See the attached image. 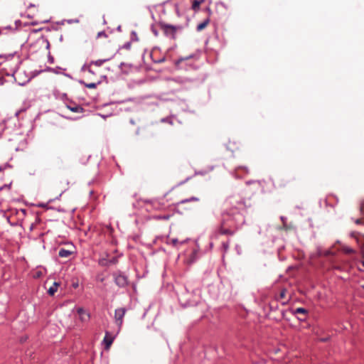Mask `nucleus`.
<instances>
[{"mask_svg":"<svg viewBox=\"0 0 364 364\" xmlns=\"http://www.w3.org/2000/svg\"><path fill=\"white\" fill-rule=\"evenodd\" d=\"M77 312L80 316V319L82 322H87L90 320V315L88 312L84 310L82 308H78Z\"/></svg>","mask_w":364,"mask_h":364,"instance_id":"nucleus-4","label":"nucleus"},{"mask_svg":"<svg viewBox=\"0 0 364 364\" xmlns=\"http://www.w3.org/2000/svg\"><path fill=\"white\" fill-rule=\"evenodd\" d=\"M101 82L100 80H97V81L95 82H81L82 84H83L87 88H90V89H95L96 88L97 85H100Z\"/></svg>","mask_w":364,"mask_h":364,"instance_id":"nucleus-11","label":"nucleus"},{"mask_svg":"<svg viewBox=\"0 0 364 364\" xmlns=\"http://www.w3.org/2000/svg\"><path fill=\"white\" fill-rule=\"evenodd\" d=\"M219 232L222 235H233V231L231 230L230 229L226 228L225 226L224 223H221V225L219 228Z\"/></svg>","mask_w":364,"mask_h":364,"instance_id":"nucleus-8","label":"nucleus"},{"mask_svg":"<svg viewBox=\"0 0 364 364\" xmlns=\"http://www.w3.org/2000/svg\"><path fill=\"white\" fill-rule=\"evenodd\" d=\"M244 169H245V172H247V171H248V170H247V168H245Z\"/></svg>","mask_w":364,"mask_h":364,"instance_id":"nucleus-25","label":"nucleus"},{"mask_svg":"<svg viewBox=\"0 0 364 364\" xmlns=\"http://www.w3.org/2000/svg\"><path fill=\"white\" fill-rule=\"evenodd\" d=\"M200 2L198 1V0H193V4H192V9L195 11H198L200 8Z\"/></svg>","mask_w":364,"mask_h":364,"instance_id":"nucleus-17","label":"nucleus"},{"mask_svg":"<svg viewBox=\"0 0 364 364\" xmlns=\"http://www.w3.org/2000/svg\"><path fill=\"white\" fill-rule=\"evenodd\" d=\"M209 23H210V18H208L204 21H203L202 23H199L197 26V28H196L197 31L200 32V31H203V29H205L207 27V26L209 24Z\"/></svg>","mask_w":364,"mask_h":364,"instance_id":"nucleus-10","label":"nucleus"},{"mask_svg":"<svg viewBox=\"0 0 364 364\" xmlns=\"http://www.w3.org/2000/svg\"><path fill=\"white\" fill-rule=\"evenodd\" d=\"M115 282L119 287H123L127 284V279L125 276L118 275L115 277Z\"/></svg>","mask_w":364,"mask_h":364,"instance_id":"nucleus-6","label":"nucleus"},{"mask_svg":"<svg viewBox=\"0 0 364 364\" xmlns=\"http://www.w3.org/2000/svg\"><path fill=\"white\" fill-rule=\"evenodd\" d=\"M107 60H109V59L97 60H95V61H92L90 63L89 66H88V71H89V73H92V71L91 70V66L92 65H95V66L100 67L104 63L107 62Z\"/></svg>","mask_w":364,"mask_h":364,"instance_id":"nucleus-7","label":"nucleus"},{"mask_svg":"<svg viewBox=\"0 0 364 364\" xmlns=\"http://www.w3.org/2000/svg\"><path fill=\"white\" fill-rule=\"evenodd\" d=\"M114 341V338L109 334L108 332H106L105 336L104 338L103 342L105 345V349L108 350L111 345L112 344Z\"/></svg>","mask_w":364,"mask_h":364,"instance_id":"nucleus-5","label":"nucleus"},{"mask_svg":"<svg viewBox=\"0 0 364 364\" xmlns=\"http://www.w3.org/2000/svg\"><path fill=\"white\" fill-rule=\"evenodd\" d=\"M341 250L346 253V254H354L355 253V250H353V248L351 247H349L348 246H343L341 247Z\"/></svg>","mask_w":364,"mask_h":364,"instance_id":"nucleus-16","label":"nucleus"},{"mask_svg":"<svg viewBox=\"0 0 364 364\" xmlns=\"http://www.w3.org/2000/svg\"><path fill=\"white\" fill-rule=\"evenodd\" d=\"M9 167V159L0 154V171Z\"/></svg>","mask_w":364,"mask_h":364,"instance_id":"nucleus-9","label":"nucleus"},{"mask_svg":"<svg viewBox=\"0 0 364 364\" xmlns=\"http://www.w3.org/2000/svg\"><path fill=\"white\" fill-rule=\"evenodd\" d=\"M198 1H199L200 4H203L205 1V0H198Z\"/></svg>","mask_w":364,"mask_h":364,"instance_id":"nucleus-24","label":"nucleus"},{"mask_svg":"<svg viewBox=\"0 0 364 364\" xmlns=\"http://www.w3.org/2000/svg\"><path fill=\"white\" fill-rule=\"evenodd\" d=\"M171 242L173 245H176L178 243V240L176 239H172Z\"/></svg>","mask_w":364,"mask_h":364,"instance_id":"nucleus-22","label":"nucleus"},{"mask_svg":"<svg viewBox=\"0 0 364 364\" xmlns=\"http://www.w3.org/2000/svg\"><path fill=\"white\" fill-rule=\"evenodd\" d=\"M127 310L125 308L117 309L114 311V321L118 326L119 330L121 329L123 323V318L125 316Z\"/></svg>","mask_w":364,"mask_h":364,"instance_id":"nucleus-2","label":"nucleus"},{"mask_svg":"<svg viewBox=\"0 0 364 364\" xmlns=\"http://www.w3.org/2000/svg\"><path fill=\"white\" fill-rule=\"evenodd\" d=\"M68 108L70 111H72L73 112H76V113H81L84 110V109L81 106H79V105H75V106H73V107L68 106Z\"/></svg>","mask_w":364,"mask_h":364,"instance_id":"nucleus-15","label":"nucleus"},{"mask_svg":"<svg viewBox=\"0 0 364 364\" xmlns=\"http://www.w3.org/2000/svg\"><path fill=\"white\" fill-rule=\"evenodd\" d=\"M72 253L73 252L71 251L62 248L59 250L58 255L60 257L67 258L70 257L72 255Z\"/></svg>","mask_w":364,"mask_h":364,"instance_id":"nucleus-14","label":"nucleus"},{"mask_svg":"<svg viewBox=\"0 0 364 364\" xmlns=\"http://www.w3.org/2000/svg\"><path fill=\"white\" fill-rule=\"evenodd\" d=\"M350 236L356 241L360 248L361 256L364 259V234L357 231H352L350 233Z\"/></svg>","mask_w":364,"mask_h":364,"instance_id":"nucleus-1","label":"nucleus"},{"mask_svg":"<svg viewBox=\"0 0 364 364\" xmlns=\"http://www.w3.org/2000/svg\"><path fill=\"white\" fill-rule=\"evenodd\" d=\"M102 36L107 37V35H106V33L105 32H99L97 33V38H100Z\"/></svg>","mask_w":364,"mask_h":364,"instance_id":"nucleus-21","label":"nucleus"},{"mask_svg":"<svg viewBox=\"0 0 364 364\" xmlns=\"http://www.w3.org/2000/svg\"><path fill=\"white\" fill-rule=\"evenodd\" d=\"M286 289H282L280 292L279 297L280 299H284L286 296Z\"/></svg>","mask_w":364,"mask_h":364,"instance_id":"nucleus-20","label":"nucleus"},{"mask_svg":"<svg viewBox=\"0 0 364 364\" xmlns=\"http://www.w3.org/2000/svg\"><path fill=\"white\" fill-rule=\"evenodd\" d=\"M199 199L196 197H192L189 199H186L182 201V203L189 202V201H198Z\"/></svg>","mask_w":364,"mask_h":364,"instance_id":"nucleus-18","label":"nucleus"},{"mask_svg":"<svg viewBox=\"0 0 364 364\" xmlns=\"http://www.w3.org/2000/svg\"><path fill=\"white\" fill-rule=\"evenodd\" d=\"M307 313L308 311L304 308H297L294 311V314H301L304 315V317L299 318V319H300L301 321H304L306 319V316Z\"/></svg>","mask_w":364,"mask_h":364,"instance_id":"nucleus-13","label":"nucleus"},{"mask_svg":"<svg viewBox=\"0 0 364 364\" xmlns=\"http://www.w3.org/2000/svg\"><path fill=\"white\" fill-rule=\"evenodd\" d=\"M59 285H60L59 283L54 282L53 284V285L48 289V294L50 296H53L55 294V293L57 291L58 287H59Z\"/></svg>","mask_w":364,"mask_h":364,"instance_id":"nucleus-12","label":"nucleus"},{"mask_svg":"<svg viewBox=\"0 0 364 364\" xmlns=\"http://www.w3.org/2000/svg\"><path fill=\"white\" fill-rule=\"evenodd\" d=\"M223 247H224V249H225V250H228V248L229 245H228V243H223Z\"/></svg>","mask_w":364,"mask_h":364,"instance_id":"nucleus-23","label":"nucleus"},{"mask_svg":"<svg viewBox=\"0 0 364 364\" xmlns=\"http://www.w3.org/2000/svg\"><path fill=\"white\" fill-rule=\"evenodd\" d=\"M161 29L164 31V33L166 36L171 38H175L178 27L161 23Z\"/></svg>","mask_w":364,"mask_h":364,"instance_id":"nucleus-3","label":"nucleus"},{"mask_svg":"<svg viewBox=\"0 0 364 364\" xmlns=\"http://www.w3.org/2000/svg\"><path fill=\"white\" fill-rule=\"evenodd\" d=\"M355 223L357 225H364V218H358L355 220Z\"/></svg>","mask_w":364,"mask_h":364,"instance_id":"nucleus-19","label":"nucleus"}]
</instances>
